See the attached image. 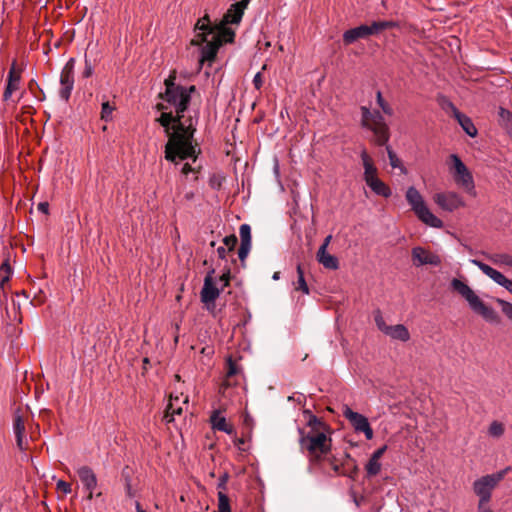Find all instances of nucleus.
Wrapping results in <instances>:
<instances>
[{"label":"nucleus","mask_w":512,"mask_h":512,"mask_svg":"<svg viewBox=\"0 0 512 512\" xmlns=\"http://www.w3.org/2000/svg\"><path fill=\"white\" fill-rule=\"evenodd\" d=\"M493 260L495 263H500L512 267V256L510 255H497Z\"/></svg>","instance_id":"nucleus-40"},{"label":"nucleus","mask_w":512,"mask_h":512,"mask_svg":"<svg viewBox=\"0 0 512 512\" xmlns=\"http://www.w3.org/2000/svg\"><path fill=\"white\" fill-rule=\"evenodd\" d=\"M60 97L68 101L74 86L73 59H70L63 67L60 75Z\"/></svg>","instance_id":"nucleus-16"},{"label":"nucleus","mask_w":512,"mask_h":512,"mask_svg":"<svg viewBox=\"0 0 512 512\" xmlns=\"http://www.w3.org/2000/svg\"><path fill=\"white\" fill-rule=\"evenodd\" d=\"M331 239H332V236H331V235H328V236L324 239V241H323V243H322V245H321L320 247H325V251H327V248H328V246H329V244H330Z\"/></svg>","instance_id":"nucleus-48"},{"label":"nucleus","mask_w":512,"mask_h":512,"mask_svg":"<svg viewBox=\"0 0 512 512\" xmlns=\"http://www.w3.org/2000/svg\"><path fill=\"white\" fill-rule=\"evenodd\" d=\"M362 125L371 130L378 145H384L389 140V130L383 116L379 112H371L368 108L362 107Z\"/></svg>","instance_id":"nucleus-9"},{"label":"nucleus","mask_w":512,"mask_h":512,"mask_svg":"<svg viewBox=\"0 0 512 512\" xmlns=\"http://www.w3.org/2000/svg\"><path fill=\"white\" fill-rule=\"evenodd\" d=\"M509 470L510 468L507 467L496 473L481 476L473 482V492L479 498L477 506L482 507L489 504L493 490L504 479Z\"/></svg>","instance_id":"nucleus-8"},{"label":"nucleus","mask_w":512,"mask_h":512,"mask_svg":"<svg viewBox=\"0 0 512 512\" xmlns=\"http://www.w3.org/2000/svg\"><path fill=\"white\" fill-rule=\"evenodd\" d=\"M374 321L377 328L390 339L401 342H407L410 339L409 330L405 325H388L379 310L374 313Z\"/></svg>","instance_id":"nucleus-11"},{"label":"nucleus","mask_w":512,"mask_h":512,"mask_svg":"<svg viewBox=\"0 0 512 512\" xmlns=\"http://www.w3.org/2000/svg\"><path fill=\"white\" fill-rule=\"evenodd\" d=\"M235 33L227 24L222 23L218 26H212L207 15L200 18L194 27V37L191 44L201 46V55L199 62L202 65L205 62L214 61L217 52L223 42H233Z\"/></svg>","instance_id":"nucleus-2"},{"label":"nucleus","mask_w":512,"mask_h":512,"mask_svg":"<svg viewBox=\"0 0 512 512\" xmlns=\"http://www.w3.org/2000/svg\"><path fill=\"white\" fill-rule=\"evenodd\" d=\"M217 512H231L230 502L228 496L223 492H218V511Z\"/></svg>","instance_id":"nucleus-32"},{"label":"nucleus","mask_w":512,"mask_h":512,"mask_svg":"<svg viewBox=\"0 0 512 512\" xmlns=\"http://www.w3.org/2000/svg\"><path fill=\"white\" fill-rule=\"evenodd\" d=\"M250 2V0H241L240 2H237V4L243 9L245 10L248 3Z\"/></svg>","instance_id":"nucleus-51"},{"label":"nucleus","mask_w":512,"mask_h":512,"mask_svg":"<svg viewBox=\"0 0 512 512\" xmlns=\"http://www.w3.org/2000/svg\"><path fill=\"white\" fill-rule=\"evenodd\" d=\"M222 410H225V404L219 409L212 412L210 416V423L214 430L225 432L228 435L234 434V427L229 424L224 416H222Z\"/></svg>","instance_id":"nucleus-20"},{"label":"nucleus","mask_w":512,"mask_h":512,"mask_svg":"<svg viewBox=\"0 0 512 512\" xmlns=\"http://www.w3.org/2000/svg\"><path fill=\"white\" fill-rule=\"evenodd\" d=\"M21 72V68L17 66V63L14 60L11 64V67L7 75L6 87L3 93L4 101L10 100L13 93L19 90L21 82Z\"/></svg>","instance_id":"nucleus-18"},{"label":"nucleus","mask_w":512,"mask_h":512,"mask_svg":"<svg viewBox=\"0 0 512 512\" xmlns=\"http://www.w3.org/2000/svg\"><path fill=\"white\" fill-rule=\"evenodd\" d=\"M77 474L84 486L85 491L87 492V499H93L94 491L97 487V478L95 473L88 466H82L77 469Z\"/></svg>","instance_id":"nucleus-19"},{"label":"nucleus","mask_w":512,"mask_h":512,"mask_svg":"<svg viewBox=\"0 0 512 512\" xmlns=\"http://www.w3.org/2000/svg\"><path fill=\"white\" fill-rule=\"evenodd\" d=\"M497 302L501 306L502 312L512 322V304L502 299H497Z\"/></svg>","instance_id":"nucleus-37"},{"label":"nucleus","mask_w":512,"mask_h":512,"mask_svg":"<svg viewBox=\"0 0 512 512\" xmlns=\"http://www.w3.org/2000/svg\"><path fill=\"white\" fill-rule=\"evenodd\" d=\"M471 263L477 266L487 277L492 279L498 285L504 287L512 294V280L506 278L500 271L479 260L473 259L471 260Z\"/></svg>","instance_id":"nucleus-17"},{"label":"nucleus","mask_w":512,"mask_h":512,"mask_svg":"<svg viewBox=\"0 0 512 512\" xmlns=\"http://www.w3.org/2000/svg\"><path fill=\"white\" fill-rule=\"evenodd\" d=\"M229 281H230V272H226V273H223L220 277H219V284H220V291H223L225 287H227L229 285Z\"/></svg>","instance_id":"nucleus-41"},{"label":"nucleus","mask_w":512,"mask_h":512,"mask_svg":"<svg viewBox=\"0 0 512 512\" xmlns=\"http://www.w3.org/2000/svg\"><path fill=\"white\" fill-rule=\"evenodd\" d=\"M449 107L451 109V112L459 125L462 127V129L471 137H475L477 135V129L472 122V120L466 116L465 114L461 113L452 103L449 104Z\"/></svg>","instance_id":"nucleus-22"},{"label":"nucleus","mask_w":512,"mask_h":512,"mask_svg":"<svg viewBox=\"0 0 512 512\" xmlns=\"http://www.w3.org/2000/svg\"><path fill=\"white\" fill-rule=\"evenodd\" d=\"M181 172L184 175H188L189 173L194 172V168H192V166L189 163H185L182 167Z\"/></svg>","instance_id":"nucleus-46"},{"label":"nucleus","mask_w":512,"mask_h":512,"mask_svg":"<svg viewBox=\"0 0 512 512\" xmlns=\"http://www.w3.org/2000/svg\"><path fill=\"white\" fill-rule=\"evenodd\" d=\"M237 237L235 235H229V236H226L224 239H223V243H224V247H226L229 251H233L234 247L236 246L237 244Z\"/></svg>","instance_id":"nucleus-38"},{"label":"nucleus","mask_w":512,"mask_h":512,"mask_svg":"<svg viewBox=\"0 0 512 512\" xmlns=\"http://www.w3.org/2000/svg\"><path fill=\"white\" fill-rule=\"evenodd\" d=\"M243 13L244 10L237 3L231 5V7L227 10L226 14L224 15V24L240 23Z\"/></svg>","instance_id":"nucleus-25"},{"label":"nucleus","mask_w":512,"mask_h":512,"mask_svg":"<svg viewBox=\"0 0 512 512\" xmlns=\"http://www.w3.org/2000/svg\"><path fill=\"white\" fill-rule=\"evenodd\" d=\"M433 201L439 208L448 212L465 206L463 198L454 191L437 192L433 195Z\"/></svg>","instance_id":"nucleus-13"},{"label":"nucleus","mask_w":512,"mask_h":512,"mask_svg":"<svg viewBox=\"0 0 512 512\" xmlns=\"http://www.w3.org/2000/svg\"><path fill=\"white\" fill-rule=\"evenodd\" d=\"M56 487L58 490L62 491L64 494H69L71 492V485L64 480H59L56 484Z\"/></svg>","instance_id":"nucleus-42"},{"label":"nucleus","mask_w":512,"mask_h":512,"mask_svg":"<svg viewBox=\"0 0 512 512\" xmlns=\"http://www.w3.org/2000/svg\"><path fill=\"white\" fill-rule=\"evenodd\" d=\"M136 509H137V512H146L145 510H143L140 506L139 503L136 504Z\"/></svg>","instance_id":"nucleus-53"},{"label":"nucleus","mask_w":512,"mask_h":512,"mask_svg":"<svg viewBox=\"0 0 512 512\" xmlns=\"http://www.w3.org/2000/svg\"><path fill=\"white\" fill-rule=\"evenodd\" d=\"M210 245H211L212 247H214V246H215V242H214V241H212Z\"/></svg>","instance_id":"nucleus-55"},{"label":"nucleus","mask_w":512,"mask_h":512,"mask_svg":"<svg viewBox=\"0 0 512 512\" xmlns=\"http://www.w3.org/2000/svg\"><path fill=\"white\" fill-rule=\"evenodd\" d=\"M13 431L16 436L18 448L20 450H25L27 448V440L25 439V423L19 414H16L14 417Z\"/></svg>","instance_id":"nucleus-23"},{"label":"nucleus","mask_w":512,"mask_h":512,"mask_svg":"<svg viewBox=\"0 0 512 512\" xmlns=\"http://www.w3.org/2000/svg\"><path fill=\"white\" fill-rule=\"evenodd\" d=\"M381 469V460L370 456L368 462L365 465V471L367 473V476L374 477L380 473Z\"/></svg>","instance_id":"nucleus-27"},{"label":"nucleus","mask_w":512,"mask_h":512,"mask_svg":"<svg viewBox=\"0 0 512 512\" xmlns=\"http://www.w3.org/2000/svg\"><path fill=\"white\" fill-rule=\"evenodd\" d=\"M253 84L256 89H260L263 84L262 74L258 72L253 79Z\"/></svg>","instance_id":"nucleus-44"},{"label":"nucleus","mask_w":512,"mask_h":512,"mask_svg":"<svg viewBox=\"0 0 512 512\" xmlns=\"http://www.w3.org/2000/svg\"><path fill=\"white\" fill-rule=\"evenodd\" d=\"M188 407V396L170 394L164 419L167 423L174 421L175 415H181L184 408Z\"/></svg>","instance_id":"nucleus-15"},{"label":"nucleus","mask_w":512,"mask_h":512,"mask_svg":"<svg viewBox=\"0 0 512 512\" xmlns=\"http://www.w3.org/2000/svg\"><path fill=\"white\" fill-rule=\"evenodd\" d=\"M250 250H251V244H240V248L238 250V256L242 262L245 261Z\"/></svg>","instance_id":"nucleus-39"},{"label":"nucleus","mask_w":512,"mask_h":512,"mask_svg":"<svg viewBox=\"0 0 512 512\" xmlns=\"http://www.w3.org/2000/svg\"><path fill=\"white\" fill-rule=\"evenodd\" d=\"M377 103L379 107L382 109V111L387 115L393 114V109L391 106L383 99L382 94L380 91L377 92Z\"/></svg>","instance_id":"nucleus-36"},{"label":"nucleus","mask_w":512,"mask_h":512,"mask_svg":"<svg viewBox=\"0 0 512 512\" xmlns=\"http://www.w3.org/2000/svg\"><path fill=\"white\" fill-rule=\"evenodd\" d=\"M387 445H383L382 447L378 448L377 450H375L371 456L374 457V458H377V459H380L383 457V455L385 454V452L387 451Z\"/></svg>","instance_id":"nucleus-43"},{"label":"nucleus","mask_w":512,"mask_h":512,"mask_svg":"<svg viewBox=\"0 0 512 512\" xmlns=\"http://www.w3.org/2000/svg\"><path fill=\"white\" fill-rule=\"evenodd\" d=\"M298 280L295 284L296 290H301L303 293L308 294L309 288L304 278V272L300 264L297 265Z\"/></svg>","instance_id":"nucleus-31"},{"label":"nucleus","mask_w":512,"mask_h":512,"mask_svg":"<svg viewBox=\"0 0 512 512\" xmlns=\"http://www.w3.org/2000/svg\"><path fill=\"white\" fill-rule=\"evenodd\" d=\"M300 432V447L312 459H320L327 455L331 449V438L328 436V427L313 418L308 426Z\"/></svg>","instance_id":"nucleus-3"},{"label":"nucleus","mask_w":512,"mask_h":512,"mask_svg":"<svg viewBox=\"0 0 512 512\" xmlns=\"http://www.w3.org/2000/svg\"><path fill=\"white\" fill-rule=\"evenodd\" d=\"M360 158L364 169L363 179L366 185L376 195L389 198L392 191L390 187L379 178L378 168L376 167L372 157L365 149H363L360 153Z\"/></svg>","instance_id":"nucleus-6"},{"label":"nucleus","mask_w":512,"mask_h":512,"mask_svg":"<svg viewBox=\"0 0 512 512\" xmlns=\"http://www.w3.org/2000/svg\"><path fill=\"white\" fill-rule=\"evenodd\" d=\"M342 413L343 416L349 421L356 433H363L367 440L373 439L374 432L366 416L353 411L347 405L343 407Z\"/></svg>","instance_id":"nucleus-12"},{"label":"nucleus","mask_w":512,"mask_h":512,"mask_svg":"<svg viewBox=\"0 0 512 512\" xmlns=\"http://www.w3.org/2000/svg\"><path fill=\"white\" fill-rule=\"evenodd\" d=\"M387 153L390 165L393 168H399L402 173H406L405 167L402 165L401 160L398 158V156L392 151L390 147H387Z\"/></svg>","instance_id":"nucleus-33"},{"label":"nucleus","mask_w":512,"mask_h":512,"mask_svg":"<svg viewBox=\"0 0 512 512\" xmlns=\"http://www.w3.org/2000/svg\"><path fill=\"white\" fill-rule=\"evenodd\" d=\"M397 26L398 23L395 21H374L371 25H360L345 31L343 34V41L345 44H352L360 38H366L369 35H375L381 31L395 28Z\"/></svg>","instance_id":"nucleus-10"},{"label":"nucleus","mask_w":512,"mask_h":512,"mask_svg":"<svg viewBox=\"0 0 512 512\" xmlns=\"http://www.w3.org/2000/svg\"><path fill=\"white\" fill-rule=\"evenodd\" d=\"M412 262L415 266L441 264V258L438 254L421 246L414 247L411 251Z\"/></svg>","instance_id":"nucleus-14"},{"label":"nucleus","mask_w":512,"mask_h":512,"mask_svg":"<svg viewBox=\"0 0 512 512\" xmlns=\"http://www.w3.org/2000/svg\"><path fill=\"white\" fill-rule=\"evenodd\" d=\"M405 198L411 210L422 223L438 229L444 226L443 221L430 210L424 197L414 186L408 187Z\"/></svg>","instance_id":"nucleus-4"},{"label":"nucleus","mask_w":512,"mask_h":512,"mask_svg":"<svg viewBox=\"0 0 512 512\" xmlns=\"http://www.w3.org/2000/svg\"><path fill=\"white\" fill-rule=\"evenodd\" d=\"M504 432L505 426L502 422L499 421H493L488 428V434L493 438L501 437L504 434Z\"/></svg>","instance_id":"nucleus-30"},{"label":"nucleus","mask_w":512,"mask_h":512,"mask_svg":"<svg viewBox=\"0 0 512 512\" xmlns=\"http://www.w3.org/2000/svg\"><path fill=\"white\" fill-rule=\"evenodd\" d=\"M175 80L173 72L165 80V92L160 94L162 101L157 104L161 111L157 121L168 136L165 159L175 164L183 160L195 162L199 153L193 140L197 120L190 114L186 115L195 86H182Z\"/></svg>","instance_id":"nucleus-1"},{"label":"nucleus","mask_w":512,"mask_h":512,"mask_svg":"<svg viewBox=\"0 0 512 512\" xmlns=\"http://www.w3.org/2000/svg\"><path fill=\"white\" fill-rule=\"evenodd\" d=\"M250 2V0H241L240 2H237V4L243 9L245 10L248 3Z\"/></svg>","instance_id":"nucleus-50"},{"label":"nucleus","mask_w":512,"mask_h":512,"mask_svg":"<svg viewBox=\"0 0 512 512\" xmlns=\"http://www.w3.org/2000/svg\"><path fill=\"white\" fill-rule=\"evenodd\" d=\"M236 373H237L236 366L231 361H229V367H228V371L226 374V378L222 382L220 389H219V393L222 395V397H224V398L231 397V395L228 391L232 384L230 378L232 376H234Z\"/></svg>","instance_id":"nucleus-26"},{"label":"nucleus","mask_w":512,"mask_h":512,"mask_svg":"<svg viewBox=\"0 0 512 512\" xmlns=\"http://www.w3.org/2000/svg\"><path fill=\"white\" fill-rule=\"evenodd\" d=\"M49 205L47 202H41L38 204V210L44 214L48 213Z\"/></svg>","instance_id":"nucleus-47"},{"label":"nucleus","mask_w":512,"mask_h":512,"mask_svg":"<svg viewBox=\"0 0 512 512\" xmlns=\"http://www.w3.org/2000/svg\"><path fill=\"white\" fill-rule=\"evenodd\" d=\"M220 289L214 283L213 278L207 275L201 291V300L205 304L213 303L219 296Z\"/></svg>","instance_id":"nucleus-21"},{"label":"nucleus","mask_w":512,"mask_h":512,"mask_svg":"<svg viewBox=\"0 0 512 512\" xmlns=\"http://www.w3.org/2000/svg\"><path fill=\"white\" fill-rule=\"evenodd\" d=\"M225 481H226V477H224L221 482L219 483V487H224L225 486Z\"/></svg>","instance_id":"nucleus-54"},{"label":"nucleus","mask_w":512,"mask_h":512,"mask_svg":"<svg viewBox=\"0 0 512 512\" xmlns=\"http://www.w3.org/2000/svg\"><path fill=\"white\" fill-rule=\"evenodd\" d=\"M114 110L115 107L113 105H111L108 101H104L101 108V119L106 122L110 121L112 119Z\"/></svg>","instance_id":"nucleus-34"},{"label":"nucleus","mask_w":512,"mask_h":512,"mask_svg":"<svg viewBox=\"0 0 512 512\" xmlns=\"http://www.w3.org/2000/svg\"><path fill=\"white\" fill-rule=\"evenodd\" d=\"M241 244H251V228L248 224H242L239 228Z\"/></svg>","instance_id":"nucleus-35"},{"label":"nucleus","mask_w":512,"mask_h":512,"mask_svg":"<svg viewBox=\"0 0 512 512\" xmlns=\"http://www.w3.org/2000/svg\"><path fill=\"white\" fill-rule=\"evenodd\" d=\"M250 2V0H241L240 2H237V4L243 9L245 10L248 3Z\"/></svg>","instance_id":"nucleus-49"},{"label":"nucleus","mask_w":512,"mask_h":512,"mask_svg":"<svg viewBox=\"0 0 512 512\" xmlns=\"http://www.w3.org/2000/svg\"><path fill=\"white\" fill-rule=\"evenodd\" d=\"M499 123L512 135V113L510 111L500 108Z\"/></svg>","instance_id":"nucleus-28"},{"label":"nucleus","mask_w":512,"mask_h":512,"mask_svg":"<svg viewBox=\"0 0 512 512\" xmlns=\"http://www.w3.org/2000/svg\"><path fill=\"white\" fill-rule=\"evenodd\" d=\"M451 286L454 291L461 295L468 303L469 307L483 319L488 322H496L497 314L493 308L486 305L479 296L463 281L453 279Z\"/></svg>","instance_id":"nucleus-5"},{"label":"nucleus","mask_w":512,"mask_h":512,"mask_svg":"<svg viewBox=\"0 0 512 512\" xmlns=\"http://www.w3.org/2000/svg\"><path fill=\"white\" fill-rule=\"evenodd\" d=\"M216 252H217V255L220 259H225L226 256H227V253L230 252L226 247H224L223 245L222 246H219L217 249H216Z\"/></svg>","instance_id":"nucleus-45"},{"label":"nucleus","mask_w":512,"mask_h":512,"mask_svg":"<svg viewBox=\"0 0 512 512\" xmlns=\"http://www.w3.org/2000/svg\"><path fill=\"white\" fill-rule=\"evenodd\" d=\"M12 271L8 262L2 263L0 266V288L5 289V285L8 283L11 277Z\"/></svg>","instance_id":"nucleus-29"},{"label":"nucleus","mask_w":512,"mask_h":512,"mask_svg":"<svg viewBox=\"0 0 512 512\" xmlns=\"http://www.w3.org/2000/svg\"><path fill=\"white\" fill-rule=\"evenodd\" d=\"M317 260L320 264H322L325 268L336 270L339 267L338 259L325 251V247H319L317 252Z\"/></svg>","instance_id":"nucleus-24"},{"label":"nucleus","mask_w":512,"mask_h":512,"mask_svg":"<svg viewBox=\"0 0 512 512\" xmlns=\"http://www.w3.org/2000/svg\"><path fill=\"white\" fill-rule=\"evenodd\" d=\"M273 280H278L280 278V272H275L272 276Z\"/></svg>","instance_id":"nucleus-52"},{"label":"nucleus","mask_w":512,"mask_h":512,"mask_svg":"<svg viewBox=\"0 0 512 512\" xmlns=\"http://www.w3.org/2000/svg\"><path fill=\"white\" fill-rule=\"evenodd\" d=\"M447 166L455 184L468 194L475 196V183L472 173L456 154H451L447 159Z\"/></svg>","instance_id":"nucleus-7"}]
</instances>
